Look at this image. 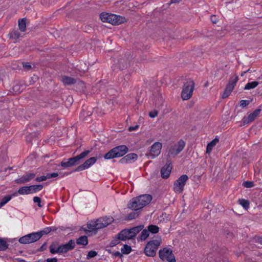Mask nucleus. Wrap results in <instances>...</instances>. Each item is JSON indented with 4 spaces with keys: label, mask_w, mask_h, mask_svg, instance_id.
<instances>
[{
    "label": "nucleus",
    "mask_w": 262,
    "mask_h": 262,
    "mask_svg": "<svg viewBox=\"0 0 262 262\" xmlns=\"http://www.w3.org/2000/svg\"><path fill=\"white\" fill-rule=\"evenodd\" d=\"M17 192L20 194H31L30 187V186H23L20 187Z\"/></svg>",
    "instance_id": "27"
},
{
    "label": "nucleus",
    "mask_w": 262,
    "mask_h": 262,
    "mask_svg": "<svg viewBox=\"0 0 262 262\" xmlns=\"http://www.w3.org/2000/svg\"><path fill=\"white\" fill-rule=\"evenodd\" d=\"M152 198L151 195L147 194L134 198L129 202L128 208L135 211L140 210L148 205L152 200Z\"/></svg>",
    "instance_id": "1"
},
{
    "label": "nucleus",
    "mask_w": 262,
    "mask_h": 262,
    "mask_svg": "<svg viewBox=\"0 0 262 262\" xmlns=\"http://www.w3.org/2000/svg\"><path fill=\"white\" fill-rule=\"evenodd\" d=\"M16 195V193H14L12 195H8L5 196L0 202V208L4 206L7 203H8L12 198V196Z\"/></svg>",
    "instance_id": "26"
},
{
    "label": "nucleus",
    "mask_w": 262,
    "mask_h": 262,
    "mask_svg": "<svg viewBox=\"0 0 262 262\" xmlns=\"http://www.w3.org/2000/svg\"><path fill=\"white\" fill-rule=\"evenodd\" d=\"M138 128H139V125H135V126H130L128 128V130L130 131V132L134 131V130H136Z\"/></svg>",
    "instance_id": "57"
},
{
    "label": "nucleus",
    "mask_w": 262,
    "mask_h": 262,
    "mask_svg": "<svg viewBox=\"0 0 262 262\" xmlns=\"http://www.w3.org/2000/svg\"><path fill=\"white\" fill-rule=\"evenodd\" d=\"M58 176V173L57 172H53L52 173H47V174L48 179L52 178L57 177Z\"/></svg>",
    "instance_id": "52"
},
{
    "label": "nucleus",
    "mask_w": 262,
    "mask_h": 262,
    "mask_svg": "<svg viewBox=\"0 0 262 262\" xmlns=\"http://www.w3.org/2000/svg\"><path fill=\"white\" fill-rule=\"evenodd\" d=\"M188 180V177L186 174L181 176L174 183L173 189L174 191L179 193H181L183 191L184 186Z\"/></svg>",
    "instance_id": "10"
},
{
    "label": "nucleus",
    "mask_w": 262,
    "mask_h": 262,
    "mask_svg": "<svg viewBox=\"0 0 262 262\" xmlns=\"http://www.w3.org/2000/svg\"><path fill=\"white\" fill-rule=\"evenodd\" d=\"M258 84H259L258 82H257L256 81H253L251 82H248V83H247L246 84L244 89L245 90H250V89H254V88H256L258 85Z\"/></svg>",
    "instance_id": "35"
},
{
    "label": "nucleus",
    "mask_w": 262,
    "mask_h": 262,
    "mask_svg": "<svg viewBox=\"0 0 262 262\" xmlns=\"http://www.w3.org/2000/svg\"><path fill=\"white\" fill-rule=\"evenodd\" d=\"M78 67L77 70L81 73H85L88 70V67L84 62H81Z\"/></svg>",
    "instance_id": "37"
},
{
    "label": "nucleus",
    "mask_w": 262,
    "mask_h": 262,
    "mask_svg": "<svg viewBox=\"0 0 262 262\" xmlns=\"http://www.w3.org/2000/svg\"><path fill=\"white\" fill-rule=\"evenodd\" d=\"M162 147V143L159 142H155L151 145L149 151L146 154V156L148 158H155L160 155Z\"/></svg>",
    "instance_id": "11"
},
{
    "label": "nucleus",
    "mask_w": 262,
    "mask_h": 262,
    "mask_svg": "<svg viewBox=\"0 0 262 262\" xmlns=\"http://www.w3.org/2000/svg\"><path fill=\"white\" fill-rule=\"evenodd\" d=\"M250 103V101L247 100H242L240 101V106L242 107H245Z\"/></svg>",
    "instance_id": "48"
},
{
    "label": "nucleus",
    "mask_w": 262,
    "mask_h": 262,
    "mask_svg": "<svg viewBox=\"0 0 262 262\" xmlns=\"http://www.w3.org/2000/svg\"><path fill=\"white\" fill-rule=\"evenodd\" d=\"M122 254H128L132 251V248L127 245H124L123 247L121 249Z\"/></svg>",
    "instance_id": "38"
},
{
    "label": "nucleus",
    "mask_w": 262,
    "mask_h": 262,
    "mask_svg": "<svg viewBox=\"0 0 262 262\" xmlns=\"http://www.w3.org/2000/svg\"><path fill=\"white\" fill-rule=\"evenodd\" d=\"M61 81L64 85H71L76 83V80L71 77L63 76L61 77Z\"/></svg>",
    "instance_id": "21"
},
{
    "label": "nucleus",
    "mask_w": 262,
    "mask_h": 262,
    "mask_svg": "<svg viewBox=\"0 0 262 262\" xmlns=\"http://www.w3.org/2000/svg\"><path fill=\"white\" fill-rule=\"evenodd\" d=\"M238 202L239 204L241 205L244 209H247L249 207V201L242 199H239Z\"/></svg>",
    "instance_id": "39"
},
{
    "label": "nucleus",
    "mask_w": 262,
    "mask_h": 262,
    "mask_svg": "<svg viewBox=\"0 0 262 262\" xmlns=\"http://www.w3.org/2000/svg\"><path fill=\"white\" fill-rule=\"evenodd\" d=\"M9 244L6 240L0 238V251H4L8 248Z\"/></svg>",
    "instance_id": "32"
},
{
    "label": "nucleus",
    "mask_w": 262,
    "mask_h": 262,
    "mask_svg": "<svg viewBox=\"0 0 262 262\" xmlns=\"http://www.w3.org/2000/svg\"><path fill=\"white\" fill-rule=\"evenodd\" d=\"M172 169L171 162L170 160H167L166 164L161 169V177L163 179H167L171 172Z\"/></svg>",
    "instance_id": "16"
},
{
    "label": "nucleus",
    "mask_w": 262,
    "mask_h": 262,
    "mask_svg": "<svg viewBox=\"0 0 262 262\" xmlns=\"http://www.w3.org/2000/svg\"><path fill=\"white\" fill-rule=\"evenodd\" d=\"M139 215V213L137 212H132L128 214V215L125 217V220H132L136 219Z\"/></svg>",
    "instance_id": "40"
},
{
    "label": "nucleus",
    "mask_w": 262,
    "mask_h": 262,
    "mask_svg": "<svg viewBox=\"0 0 262 262\" xmlns=\"http://www.w3.org/2000/svg\"><path fill=\"white\" fill-rule=\"evenodd\" d=\"M138 159V155L135 153H130L121 158L119 160V163L122 164H127L130 163L132 161H135Z\"/></svg>",
    "instance_id": "19"
},
{
    "label": "nucleus",
    "mask_w": 262,
    "mask_h": 262,
    "mask_svg": "<svg viewBox=\"0 0 262 262\" xmlns=\"http://www.w3.org/2000/svg\"><path fill=\"white\" fill-rule=\"evenodd\" d=\"M75 245V242L74 239H70L68 243L59 245L60 254L65 253L74 249Z\"/></svg>",
    "instance_id": "15"
},
{
    "label": "nucleus",
    "mask_w": 262,
    "mask_h": 262,
    "mask_svg": "<svg viewBox=\"0 0 262 262\" xmlns=\"http://www.w3.org/2000/svg\"><path fill=\"white\" fill-rule=\"evenodd\" d=\"M97 255V252L95 251L91 250L89 251L87 254L86 258L89 259L91 258L94 257Z\"/></svg>",
    "instance_id": "43"
},
{
    "label": "nucleus",
    "mask_w": 262,
    "mask_h": 262,
    "mask_svg": "<svg viewBox=\"0 0 262 262\" xmlns=\"http://www.w3.org/2000/svg\"><path fill=\"white\" fill-rule=\"evenodd\" d=\"M132 56L128 53L124 55L120 56L114 60V65L120 70L126 69L130 63Z\"/></svg>",
    "instance_id": "7"
},
{
    "label": "nucleus",
    "mask_w": 262,
    "mask_h": 262,
    "mask_svg": "<svg viewBox=\"0 0 262 262\" xmlns=\"http://www.w3.org/2000/svg\"><path fill=\"white\" fill-rule=\"evenodd\" d=\"M255 242L257 243H259L262 245V237L260 236H255L254 237Z\"/></svg>",
    "instance_id": "54"
},
{
    "label": "nucleus",
    "mask_w": 262,
    "mask_h": 262,
    "mask_svg": "<svg viewBox=\"0 0 262 262\" xmlns=\"http://www.w3.org/2000/svg\"><path fill=\"white\" fill-rule=\"evenodd\" d=\"M83 229L86 233H88V232H90V231H89V229H87L86 228H83Z\"/></svg>",
    "instance_id": "64"
},
{
    "label": "nucleus",
    "mask_w": 262,
    "mask_h": 262,
    "mask_svg": "<svg viewBox=\"0 0 262 262\" xmlns=\"http://www.w3.org/2000/svg\"><path fill=\"white\" fill-rule=\"evenodd\" d=\"M91 152L90 150H85L79 155L68 159V161H63L61 162V166L64 168L71 167L78 165L80 163V160L84 158Z\"/></svg>",
    "instance_id": "5"
},
{
    "label": "nucleus",
    "mask_w": 262,
    "mask_h": 262,
    "mask_svg": "<svg viewBox=\"0 0 262 262\" xmlns=\"http://www.w3.org/2000/svg\"><path fill=\"white\" fill-rule=\"evenodd\" d=\"M46 262H58L57 258H49L45 260Z\"/></svg>",
    "instance_id": "55"
},
{
    "label": "nucleus",
    "mask_w": 262,
    "mask_h": 262,
    "mask_svg": "<svg viewBox=\"0 0 262 262\" xmlns=\"http://www.w3.org/2000/svg\"><path fill=\"white\" fill-rule=\"evenodd\" d=\"M76 244L78 245L85 246L88 244V238L87 236H81L76 239Z\"/></svg>",
    "instance_id": "22"
},
{
    "label": "nucleus",
    "mask_w": 262,
    "mask_h": 262,
    "mask_svg": "<svg viewBox=\"0 0 262 262\" xmlns=\"http://www.w3.org/2000/svg\"><path fill=\"white\" fill-rule=\"evenodd\" d=\"M38 251L36 250H32L31 252H29V254H35Z\"/></svg>",
    "instance_id": "61"
},
{
    "label": "nucleus",
    "mask_w": 262,
    "mask_h": 262,
    "mask_svg": "<svg viewBox=\"0 0 262 262\" xmlns=\"http://www.w3.org/2000/svg\"><path fill=\"white\" fill-rule=\"evenodd\" d=\"M30 236L28 234H27L25 236H23L19 238L18 239V242L22 244H30Z\"/></svg>",
    "instance_id": "36"
},
{
    "label": "nucleus",
    "mask_w": 262,
    "mask_h": 262,
    "mask_svg": "<svg viewBox=\"0 0 262 262\" xmlns=\"http://www.w3.org/2000/svg\"><path fill=\"white\" fill-rule=\"evenodd\" d=\"M31 193H36L43 188V185L41 184L33 185L30 186Z\"/></svg>",
    "instance_id": "28"
},
{
    "label": "nucleus",
    "mask_w": 262,
    "mask_h": 262,
    "mask_svg": "<svg viewBox=\"0 0 262 262\" xmlns=\"http://www.w3.org/2000/svg\"><path fill=\"white\" fill-rule=\"evenodd\" d=\"M219 140L218 138H214L212 141L209 143L207 146L206 152L209 154L213 147L219 142Z\"/></svg>",
    "instance_id": "24"
},
{
    "label": "nucleus",
    "mask_w": 262,
    "mask_h": 262,
    "mask_svg": "<svg viewBox=\"0 0 262 262\" xmlns=\"http://www.w3.org/2000/svg\"><path fill=\"white\" fill-rule=\"evenodd\" d=\"M50 229H51V231H56L57 230V228L55 227H50Z\"/></svg>",
    "instance_id": "62"
},
{
    "label": "nucleus",
    "mask_w": 262,
    "mask_h": 262,
    "mask_svg": "<svg viewBox=\"0 0 262 262\" xmlns=\"http://www.w3.org/2000/svg\"><path fill=\"white\" fill-rule=\"evenodd\" d=\"M46 245L47 243L45 242L39 248L37 249V251L39 252L45 251L46 250Z\"/></svg>",
    "instance_id": "53"
},
{
    "label": "nucleus",
    "mask_w": 262,
    "mask_h": 262,
    "mask_svg": "<svg viewBox=\"0 0 262 262\" xmlns=\"http://www.w3.org/2000/svg\"><path fill=\"white\" fill-rule=\"evenodd\" d=\"M17 260L18 262H24V261H25L24 259H21V258H17Z\"/></svg>",
    "instance_id": "63"
},
{
    "label": "nucleus",
    "mask_w": 262,
    "mask_h": 262,
    "mask_svg": "<svg viewBox=\"0 0 262 262\" xmlns=\"http://www.w3.org/2000/svg\"><path fill=\"white\" fill-rule=\"evenodd\" d=\"M28 235L30 236V243L35 242L41 238V235L37 232L28 234Z\"/></svg>",
    "instance_id": "25"
},
{
    "label": "nucleus",
    "mask_w": 262,
    "mask_h": 262,
    "mask_svg": "<svg viewBox=\"0 0 262 262\" xmlns=\"http://www.w3.org/2000/svg\"><path fill=\"white\" fill-rule=\"evenodd\" d=\"M194 89V83L191 79H188L184 83L181 92V97L183 100L189 99L192 96Z\"/></svg>",
    "instance_id": "6"
},
{
    "label": "nucleus",
    "mask_w": 262,
    "mask_h": 262,
    "mask_svg": "<svg viewBox=\"0 0 262 262\" xmlns=\"http://www.w3.org/2000/svg\"><path fill=\"white\" fill-rule=\"evenodd\" d=\"M18 27L19 29L21 32H24L26 29V19L25 18H22L18 20Z\"/></svg>",
    "instance_id": "30"
},
{
    "label": "nucleus",
    "mask_w": 262,
    "mask_h": 262,
    "mask_svg": "<svg viewBox=\"0 0 262 262\" xmlns=\"http://www.w3.org/2000/svg\"><path fill=\"white\" fill-rule=\"evenodd\" d=\"M144 228V225H141L130 229L132 234H133L132 237L134 238L137 235V234L139 233Z\"/></svg>",
    "instance_id": "23"
},
{
    "label": "nucleus",
    "mask_w": 262,
    "mask_h": 262,
    "mask_svg": "<svg viewBox=\"0 0 262 262\" xmlns=\"http://www.w3.org/2000/svg\"><path fill=\"white\" fill-rule=\"evenodd\" d=\"M87 227L89 229V231L90 232L95 231V233L97 232L98 229L97 226H96V222H91L90 223L87 224Z\"/></svg>",
    "instance_id": "31"
},
{
    "label": "nucleus",
    "mask_w": 262,
    "mask_h": 262,
    "mask_svg": "<svg viewBox=\"0 0 262 262\" xmlns=\"http://www.w3.org/2000/svg\"><path fill=\"white\" fill-rule=\"evenodd\" d=\"M33 201L34 203H37V205L39 208H41L42 207V205L41 204V200L39 197L34 196L33 198Z\"/></svg>",
    "instance_id": "45"
},
{
    "label": "nucleus",
    "mask_w": 262,
    "mask_h": 262,
    "mask_svg": "<svg viewBox=\"0 0 262 262\" xmlns=\"http://www.w3.org/2000/svg\"><path fill=\"white\" fill-rule=\"evenodd\" d=\"M114 221V219L112 216H105L98 219L96 222L98 230L103 228L108 225L111 224Z\"/></svg>",
    "instance_id": "13"
},
{
    "label": "nucleus",
    "mask_w": 262,
    "mask_h": 262,
    "mask_svg": "<svg viewBox=\"0 0 262 262\" xmlns=\"http://www.w3.org/2000/svg\"><path fill=\"white\" fill-rule=\"evenodd\" d=\"M121 236H119V233H118L116 237L111 242L110 244V247H113L120 244V241H121Z\"/></svg>",
    "instance_id": "34"
},
{
    "label": "nucleus",
    "mask_w": 262,
    "mask_h": 262,
    "mask_svg": "<svg viewBox=\"0 0 262 262\" xmlns=\"http://www.w3.org/2000/svg\"><path fill=\"white\" fill-rule=\"evenodd\" d=\"M51 231V229H50V227H47L44 228L42 230H41L39 232H37L40 235H41V237L44 235V234H47L49 233Z\"/></svg>",
    "instance_id": "41"
},
{
    "label": "nucleus",
    "mask_w": 262,
    "mask_h": 262,
    "mask_svg": "<svg viewBox=\"0 0 262 262\" xmlns=\"http://www.w3.org/2000/svg\"><path fill=\"white\" fill-rule=\"evenodd\" d=\"M113 255L115 256H119L120 258H122L123 257V255L122 253H121L119 251H116V252H113L112 253Z\"/></svg>",
    "instance_id": "56"
},
{
    "label": "nucleus",
    "mask_w": 262,
    "mask_h": 262,
    "mask_svg": "<svg viewBox=\"0 0 262 262\" xmlns=\"http://www.w3.org/2000/svg\"><path fill=\"white\" fill-rule=\"evenodd\" d=\"M159 257L162 260L166 259L168 262H176V259L172 251L170 248H164L159 251Z\"/></svg>",
    "instance_id": "8"
},
{
    "label": "nucleus",
    "mask_w": 262,
    "mask_h": 262,
    "mask_svg": "<svg viewBox=\"0 0 262 262\" xmlns=\"http://www.w3.org/2000/svg\"><path fill=\"white\" fill-rule=\"evenodd\" d=\"M119 236H121V241H125L126 239H134L133 237H132L133 234H132L130 229H125L121 230L119 233Z\"/></svg>",
    "instance_id": "20"
},
{
    "label": "nucleus",
    "mask_w": 262,
    "mask_h": 262,
    "mask_svg": "<svg viewBox=\"0 0 262 262\" xmlns=\"http://www.w3.org/2000/svg\"><path fill=\"white\" fill-rule=\"evenodd\" d=\"M147 229L149 232L152 234L157 233L159 231V228L158 226L155 225H150L147 227Z\"/></svg>",
    "instance_id": "33"
},
{
    "label": "nucleus",
    "mask_w": 262,
    "mask_h": 262,
    "mask_svg": "<svg viewBox=\"0 0 262 262\" xmlns=\"http://www.w3.org/2000/svg\"><path fill=\"white\" fill-rule=\"evenodd\" d=\"M149 232L148 229H142L140 235L139 236L138 240L145 241L149 236Z\"/></svg>",
    "instance_id": "29"
},
{
    "label": "nucleus",
    "mask_w": 262,
    "mask_h": 262,
    "mask_svg": "<svg viewBox=\"0 0 262 262\" xmlns=\"http://www.w3.org/2000/svg\"><path fill=\"white\" fill-rule=\"evenodd\" d=\"M78 84L80 85V86L81 87L82 89L83 87H84V83L82 81L79 80L78 81Z\"/></svg>",
    "instance_id": "59"
},
{
    "label": "nucleus",
    "mask_w": 262,
    "mask_h": 262,
    "mask_svg": "<svg viewBox=\"0 0 262 262\" xmlns=\"http://www.w3.org/2000/svg\"><path fill=\"white\" fill-rule=\"evenodd\" d=\"M226 33V32L225 30L219 31L216 33V36L218 38H221L223 36H224Z\"/></svg>",
    "instance_id": "49"
},
{
    "label": "nucleus",
    "mask_w": 262,
    "mask_h": 262,
    "mask_svg": "<svg viewBox=\"0 0 262 262\" xmlns=\"http://www.w3.org/2000/svg\"><path fill=\"white\" fill-rule=\"evenodd\" d=\"M161 237H158L156 239L149 241L144 248L145 255L149 257H154L156 254V251L161 244Z\"/></svg>",
    "instance_id": "4"
},
{
    "label": "nucleus",
    "mask_w": 262,
    "mask_h": 262,
    "mask_svg": "<svg viewBox=\"0 0 262 262\" xmlns=\"http://www.w3.org/2000/svg\"><path fill=\"white\" fill-rule=\"evenodd\" d=\"M97 160V157H92L86 160L82 164L78 166L75 169V171H80L89 168L93 165Z\"/></svg>",
    "instance_id": "14"
},
{
    "label": "nucleus",
    "mask_w": 262,
    "mask_h": 262,
    "mask_svg": "<svg viewBox=\"0 0 262 262\" xmlns=\"http://www.w3.org/2000/svg\"><path fill=\"white\" fill-rule=\"evenodd\" d=\"M243 185L246 188H251L254 186V183L252 181H245Z\"/></svg>",
    "instance_id": "46"
},
{
    "label": "nucleus",
    "mask_w": 262,
    "mask_h": 262,
    "mask_svg": "<svg viewBox=\"0 0 262 262\" xmlns=\"http://www.w3.org/2000/svg\"><path fill=\"white\" fill-rule=\"evenodd\" d=\"M10 34L11 37L14 39L18 38L20 35V33L17 31H12L10 33Z\"/></svg>",
    "instance_id": "44"
},
{
    "label": "nucleus",
    "mask_w": 262,
    "mask_h": 262,
    "mask_svg": "<svg viewBox=\"0 0 262 262\" xmlns=\"http://www.w3.org/2000/svg\"><path fill=\"white\" fill-rule=\"evenodd\" d=\"M128 151V148L125 145L117 146L105 154L104 158L108 160L121 157L125 155Z\"/></svg>",
    "instance_id": "2"
},
{
    "label": "nucleus",
    "mask_w": 262,
    "mask_h": 262,
    "mask_svg": "<svg viewBox=\"0 0 262 262\" xmlns=\"http://www.w3.org/2000/svg\"><path fill=\"white\" fill-rule=\"evenodd\" d=\"M261 112L260 108L256 109L253 113L250 114L248 117L244 118L243 122L244 124H248L251 122L254 121L255 118L258 116Z\"/></svg>",
    "instance_id": "18"
},
{
    "label": "nucleus",
    "mask_w": 262,
    "mask_h": 262,
    "mask_svg": "<svg viewBox=\"0 0 262 262\" xmlns=\"http://www.w3.org/2000/svg\"><path fill=\"white\" fill-rule=\"evenodd\" d=\"M22 65L24 69L29 71L32 69V66L29 62H22Z\"/></svg>",
    "instance_id": "47"
},
{
    "label": "nucleus",
    "mask_w": 262,
    "mask_h": 262,
    "mask_svg": "<svg viewBox=\"0 0 262 262\" xmlns=\"http://www.w3.org/2000/svg\"><path fill=\"white\" fill-rule=\"evenodd\" d=\"M100 18L102 21L108 23L113 25H118L126 21L124 17L105 12L100 14Z\"/></svg>",
    "instance_id": "3"
},
{
    "label": "nucleus",
    "mask_w": 262,
    "mask_h": 262,
    "mask_svg": "<svg viewBox=\"0 0 262 262\" xmlns=\"http://www.w3.org/2000/svg\"><path fill=\"white\" fill-rule=\"evenodd\" d=\"M50 251L52 254L55 253H59L60 254V249L59 247L58 246L57 248L55 249L54 248V246L53 245H51L50 247Z\"/></svg>",
    "instance_id": "42"
},
{
    "label": "nucleus",
    "mask_w": 262,
    "mask_h": 262,
    "mask_svg": "<svg viewBox=\"0 0 262 262\" xmlns=\"http://www.w3.org/2000/svg\"><path fill=\"white\" fill-rule=\"evenodd\" d=\"M185 146V142L183 140H180L178 144H175L170 148L167 156L169 157L172 155L177 156L182 151Z\"/></svg>",
    "instance_id": "12"
},
{
    "label": "nucleus",
    "mask_w": 262,
    "mask_h": 262,
    "mask_svg": "<svg viewBox=\"0 0 262 262\" xmlns=\"http://www.w3.org/2000/svg\"><path fill=\"white\" fill-rule=\"evenodd\" d=\"M182 0H171L170 4L178 3L181 2Z\"/></svg>",
    "instance_id": "60"
},
{
    "label": "nucleus",
    "mask_w": 262,
    "mask_h": 262,
    "mask_svg": "<svg viewBox=\"0 0 262 262\" xmlns=\"http://www.w3.org/2000/svg\"><path fill=\"white\" fill-rule=\"evenodd\" d=\"M238 80V76L236 75L235 78H230L228 84L226 86L225 90L222 95V97L223 99L228 97L234 89L237 82Z\"/></svg>",
    "instance_id": "9"
},
{
    "label": "nucleus",
    "mask_w": 262,
    "mask_h": 262,
    "mask_svg": "<svg viewBox=\"0 0 262 262\" xmlns=\"http://www.w3.org/2000/svg\"><path fill=\"white\" fill-rule=\"evenodd\" d=\"M211 20L213 24L216 23V16L215 15H212L211 16Z\"/></svg>",
    "instance_id": "58"
},
{
    "label": "nucleus",
    "mask_w": 262,
    "mask_h": 262,
    "mask_svg": "<svg viewBox=\"0 0 262 262\" xmlns=\"http://www.w3.org/2000/svg\"><path fill=\"white\" fill-rule=\"evenodd\" d=\"M158 114V111L154 110L149 113V116L151 118H155L156 116H157Z\"/></svg>",
    "instance_id": "50"
},
{
    "label": "nucleus",
    "mask_w": 262,
    "mask_h": 262,
    "mask_svg": "<svg viewBox=\"0 0 262 262\" xmlns=\"http://www.w3.org/2000/svg\"><path fill=\"white\" fill-rule=\"evenodd\" d=\"M47 179H48V178H47V176L46 175V176H43L38 177L36 178L35 179V181L37 182H41V181H46Z\"/></svg>",
    "instance_id": "51"
},
{
    "label": "nucleus",
    "mask_w": 262,
    "mask_h": 262,
    "mask_svg": "<svg viewBox=\"0 0 262 262\" xmlns=\"http://www.w3.org/2000/svg\"><path fill=\"white\" fill-rule=\"evenodd\" d=\"M35 177V174L34 173H26L21 177L15 180L17 184H25L33 179Z\"/></svg>",
    "instance_id": "17"
}]
</instances>
